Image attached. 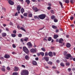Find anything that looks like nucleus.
Listing matches in <instances>:
<instances>
[{
	"label": "nucleus",
	"instance_id": "nucleus-46",
	"mask_svg": "<svg viewBox=\"0 0 75 75\" xmlns=\"http://www.w3.org/2000/svg\"><path fill=\"white\" fill-rule=\"evenodd\" d=\"M56 33H58L59 32V30L58 29H56L55 31Z\"/></svg>",
	"mask_w": 75,
	"mask_h": 75
},
{
	"label": "nucleus",
	"instance_id": "nucleus-3",
	"mask_svg": "<svg viewBox=\"0 0 75 75\" xmlns=\"http://www.w3.org/2000/svg\"><path fill=\"white\" fill-rule=\"evenodd\" d=\"M23 51L25 52L26 54H28L29 53V51L26 47H23Z\"/></svg>",
	"mask_w": 75,
	"mask_h": 75
},
{
	"label": "nucleus",
	"instance_id": "nucleus-53",
	"mask_svg": "<svg viewBox=\"0 0 75 75\" xmlns=\"http://www.w3.org/2000/svg\"><path fill=\"white\" fill-rule=\"evenodd\" d=\"M48 10H50L51 9V7L49 6L47 7Z\"/></svg>",
	"mask_w": 75,
	"mask_h": 75
},
{
	"label": "nucleus",
	"instance_id": "nucleus-11",
	"mask_svg": "<svg viewBox=\"0 0 75 75\" xmlns=\"http://www.w3.org/2000/svg\"><path fill=\"white\" fill-rule=\"evenodd\" d=\"M48 55L50 57H53V54H52V52H50L48 53Z\"/></svg>",
	"mask_w": 75,
	"mask_h": 75
},
{
	"label": "nucleus",
	"instance_id": "nucleus-30",
	"mask_svg": "<svg viewBox=\"0 0 75 75\" xmlns=\"http://www.w3.org/2000/svg\"><path fill=\"white\" fill-rule=\"evenodd\" d=\"M33 16V14L30 13L28 15L29 17H31Z\"/></svg>",
	"mask_w": 75,
	"mask_h": 75
},
{
	"label": "nucleus",
	"instance_id": "nucleus-48",
	"mask_svg": "<svg viewBox=\"0 0 75 75\" xmlns=\"http://www.w3.org/2000/svg\"><path fill=\"white\" fill-rule=\"evenodd\" d=\"M70 3H74V0H70Z\"/></svg>",
	"mask_w": 75,
	"mask_h": 75
},
{
	"label": "nucleus",
	"instance_id": "nucleus-19",
	"mask_svg": "<svg viewBox=\"0 0 75 75\" xmlns=\"http://www.w3.org/2000/svg\"><path fill=\"white\" fill-rule=\"evenodd\" d=\"M33 64L34 65H37V63L36 61H33Z\"/></svg>",
	"mask_w": 75,
	"mask_h": 75
},
{
	"label": "nucleus",
	"instance_id": "nucleus-6",
	"mask_svg": "<svg viewBox=\"0 0 75 75\" xmlns=\"http://www.w3.org/2000/svg\"><path fill=\"white\" fill-rule=\"evenodd\" d=\"M27 44V45L28 46V47H29V48H31V47H32L33 46V45L31 43V42H28Z\"/></svg>",
	"mask_w": 75,
	"mask_h": 75
},
{
	"label": "nucleus",
	"instance_id": "nucleus-18",
	"mask_svg": "<svg viewBox=\"0 0 75 75\" xmlns=\"http://www.w3.org/2000/svg\"><path fill=\"white\" fill-rule=\"evenodd\" d=\"M25 58L26 59V60H29L30 58H29V57L27 55H26L25 57Z\"/></svg>",
	"mask_w": 75,
	"mask_h": 75
},
{
	"label": "nucleus",
	"instance_id": "nucleus-55",
	"mask_svg": "<svg viewBox=\"0 0 75 75\" xmlns=\"http://www.w3.org/2000/svg\"><path fill=\"white\" fill-rule=\"evenodd\" d=\"M18 16V14H17V12H16L15 14V16Z\"/></svg>",
	"mask_w": 75,
	"mask_h": 75
},
{
	"label": "nucleus",
	"instance_id": "nucleus-9",
	"mask_svg": "<svg viewBox=\"0 0 75 75\" xmlns=\"http://www.w3.org/2000/svg\"><path fill=\"white\" fill-rule=\"evenodd\" d=\"M1 35L3 37H6V35H7V34L5 33H2Z\"/></svg>",
	"mask_w": 75,
	"mask_h": 75
},
{
	"label": "nucleus",
	"instance_id": "nucleus-45",
	"mask_svg": "<svg viewBox=\"0 0 75 75\" xmlns=\"http://www.w3.org/2000/svg\"><path fill=\"white\" fill-rule=\"evenodd\" d=\"M71 70V68H69L68 69V71H69V72H70Z\"/></svg>",
	"mask_w": 75,
	"mask_h": 75
},
{
	"label": "nucleus",
	"instance_id": "nucleus-60",
	"mask_svg": "<svg viewBox=\"0 0 75 75\" xmlns=\"http://www.w3.org/2000/svg\"><path fill=\"white\" fill-rule=\"evenodd\" d=\"M56 62L57 63H59V61L58 60H56Z\"/></svg>",
	"mask_w": 75,
	"mask_h": 75
},
{
	"label": "nucleus",
	"instance_id": "nucleus-47",
	"mask_svg": "<svg viewBox=\"0 0 75 75\" xmlns=\"http://www.w3.org/2000/svg\"><path fill=\"white\" fill-rule=\"evenodd\" d=\"M21 42H23V41H24V39L23 38L21 39Z\"/></svg>",
	"mask_w": 75,
	"mask_h": 75
},
{
	"label": "nucleus",
	"instance_id": "nucleus-64",
	"mask_svg": "<svg viewBox=\"0 0 75 75\" xmlns=\"http://www.w3.org/2000/svg\"><path fill=\"white\" fill-rule=\"evenodd\" d=\"M49 68V67H48V66H46L45 67V69H48V68Z\"/></svg>",
	"mask_w": 75,
	"mask_h": 75
},
{
	"label": "nucleus",
	"instance_id": "nucleus-2",
	"mask_svg": "<svg viewBox=\"0 0 75 75\" xmlns=\"http://www.w3.org/2000/svg\"><path fill=\"white\" fill-rule=\"evenodd\" d=\"M45 17H46V15L44 14H41L38 16V17L42 20L44 19L45 18Z\"/></svg>",
	"mask_w": 75,
	"mask_h": 75
},
{
	"label": "nucleus",
	"instance_id": "nucleus-36",
	"mask_svg": "<svg viewBox=\"0 0 75 75\" xmlns=\"http://www.w3.org/2000/svg\"><path fill=\"white\" fill-rule=\"evenodd\" d=\"M34 18H35V19H36L37 18H38V19L39 18L38 17V16H34Z\"/></svg>",
	"mask_w": 75,
	"mask_h": 75
},
{
	"label": "nucleus",
	"instance_id": "nucleus-35",
	"mask_svg": "<svg viewBox=\"0 0 75 75\" xmlns=\"http://www.w3.org/2000/svg\"><path fill=\"white\" fill-rule=\"evenodd\" d=\"M51 40H52V38H51V37H49L48 38V40L49 41H51Z\"/></svg>",
	"mask_w": 75,
	"mask_h": 75
},
{
	"label": "nucleus",
	"instance_id": "nucleus-57",
	"mask_svg": "<svg viewBox=\"0 0 75 75\" xmlns=\"http://www.w3.org/2000/svg\"><path fill=\"white\" fill-rule=\"evenodd\" d=\"M51 13H53V14L54 13V11L53 10H51Z\"/></svg>",
	"mask_w": 75,
	"mask_h": 75
},
{
	"label": "nucleus",
	"instance_id": "nucleus-49",
	"mask_svg": "<svg viewBox=\"0 0 75 75\" xmlns=\"http://www.w3.org/2000/svg\"><path fill=\"white\" fill-rule=\"evenodd\" d=\"M40 54H41L40 53H40H37V55L38 56H40Z\"/></svg>",
	"mask_w": 75,
	"mask_h": 75
},
{
	"label": "nucleus",
	"instance_id": "nucleus-33",
	"mask_svg": "<svg viewBox=\"0 0 75 75\" xmlns=\"http://www.w3.org/2000/svg\"><path fill=\"white\" fill-rule=\"evenodd\" d=\"M28 40V38H26L24 39V41H27Z\"/></svg>",
	"mask_w": 75,
	"mask_h": 75
},
{
	"label": "nucleus",
	"instance_id": "nucleus-44",
	"mask_svg": "<svg viewBox=\"0 0 75 75\" xmlns=\"http://www.w3.org/2000/svg\"><path fill=\"white\" fill-rule=\"evenodd\" d=\"M1 70L2 71H6V69L4 68H2Z\"/></svg>",
	"mask_w": 75,
	"mask_h": 75
},
{
	"label": "nucleus",
	"instance_id": "nucleus-62",
	"mask_svg": "<svg viewBox=\"0 0 75 75\" xmlns=\"http://www.w3.org/2000/svg\"><path fill=\"white\" fill-rule=\"evenodd\" d=\"M51 3H49L48 4V5L49 6H51Z\"/></svg>",
	"mask_w": 75,
	"mask_h": 75
},
{
	"label": "nucleus",
	"instance_id": "nucleus-32",
	"mask_svg": "<svg viewBox=\"0 0 75 75\" xmlns=\"http://www.w3.org/2000/svg\"><path fill=\"white\" fill-rule=\"evenodd\" d=\"M54 21L55 22V23H57V22H58V19H54Z\"/></svg>",
	"mask_w": 75,
	"mask_h": 75
},
{
	"label": "nucleus",
	"instance_id": "nucleus-22",
	"mask_svg": "<svg viewBox=\"0 0 75 75\" xmlns=\"http://www.w3.org/2000/svg\"><path fill=\"white\" fill-rule=\"evenodd\" d=\"M52 27L53 28H54V29H57V27L55 26V25H52Z\"/></svg>",
	"mask_w": 75,
	"mask_h": 75
},
{
	"label": "nucleus",
	"instance_id": "nucleus-8",
	"mask_svg": "<svg viewBox=\"0 0 75 75\" xmlns=\"http://www.w3.org/2000/svg\"><path fill=\"white\" fill-rule=\"evenodd\" d=\"M33 10L35 11V12H37V11H38V9L37 8V7L34 8V7H33Z\"/></svg>",
	"mask_w": 75,
	"mask_h": 75
},
{
	"label": "nucleus",
	"instance_id": "nucleus-51",
	"mask_svg": "<svg viewBox=\"0 0 75 75\" xmlns=\"http://www.w3.org/2000/svg\"><path fill=\"white\" fill-rule=\"evenodd\" d=\"M7 70H10V68L9 67H8L7 68Z\"/></svg>",
	"mask_w": 75,
	"mask_h": 75
},
{
	"label": "nucleus",
	"instance_id": "nucleus-17",
	"mask_svg": "<svg viewBox=\"0 0 75 75\" xmlns=\"http://www.w3.org/2000/svg\"><path fill=\"white\" fill-rule=\"evenodd\" d=\"M14 71H18V68L17 67H15V69H14Z\"/></svg>",
	"mask_w": 75,
	"mask_h": 75
},
{
	"label": "nucleus",
	"instance_id": "nucleus-37",
	"mask_svg": "<svg viewBox=\"0 0 75 75\" xmlns=\"http://www.w3.org/2000/svg\"><path fill=\"white\" fill-rule=\"evenodd\" d=\"M66 65H67L68 66L69 65H70V64H69V63L67 62V63H66Z\"/></svg>",
	"mask_w": 75,
	"mask_h": 75
},
{
	"label": "nucleus",
	"instance_id": "nucleus-34",
	"mask_svg": "<svg viewBox=\"0 0 75 75\" xmlns=\"http://www.w3.org/2000/svg\"><path fill=\"white\" fill-rule=\"evenodd\" d=\"M47 64H50V65H51L52 64V62H51L49 61L47 62Z\"/></svg>",
	"mask_w": 75,
	"mask_h": 75
},
{
	"label": "nucleus",
	"instance_id": "nucleus-54",
	"mask_svg": "<svg viewBox=\"0 0 75 75\" xmlns=\"http://www.w3.org/2000/svg\"><path fill=\"white\" fill-rule=\"evenodd\" d=\"M6 31H9V30H8V28H6Z\"/></svg>",
	"mask_w": 75,
	"mask_h": 75
},
{
	"label": "nucleus",
	"instance_id": "nucleus-41",
	"mask_svg": "<svg viewBox=\"0 0 75 75\" xmlns=\"http://www.w3.org/2000/svg\"><path fill=\"white\" fill-rule=\"evenodd\" d=\"M51 18L52 19H54V18H55V16H54V15H53L51 16Z\"/></svg>",
	"mask_w": 75,
	"mask_h": 75
},
{
	"label": "nucleus",
	"instance_id": "nucleus-15",
	"mask_svg": "<svg viewBox=\"0 0 75 75\" xmlns=\"http://www.w3.org/2000/svg\"><path fill=\"white\" fill-rule=\"evenodd\" d=\"M58 37V35H54V39H57V38Z\"/></svg>",
	"mask_w": 75,
	"mask_h": 75
},
{
	"label": "nucleus",
	"instance_id": "nucleus-25",
	"mask_svg": "<svg viewBox=\"0 0 75 75\" xmlns=\"http://www.w3.org/2000/svg\"><path fill=\"white\" fill-rule=\"evenodd\" d=\"M60 65L61 67H65V65L63 63H62L60 64Z\"/></svg>",
	"mask_w": 75,
	"mask_h": 75
},
{
	"label": "nucleus",
	"instance_id": "nucleus-1",
	"mask_svg": "<svg viewBox=\"0 0 75 75\" xmlns=\"http://www.w3.org/2000/svg\"><path fill=\"white\" fill-rule=\"evenodd\" d=\"M21 75H28V71L26 70H23L21 73Z\"/></svg>",
	"mask_w": 75,
	"mask_h": 75
},
{
	"label": "nucleus",
	"instance_id": "nucleus-16",
	"mask_svg": "<svg viewBox=\"0 0 75 75\" xmlns=\"http://www.w3.org/2000/svg\"><path fill=\"white\" fill-rule=\"evenodd\" d=\"M65 56L66 57H67L68 58H70V57H71V56L70 54H66Z\"/></svg>",
	"mask_w": 75,
	"mask_h": 75
},
{
	"label": "nucleus",
	"instance_id": "nucleus-29",
	"mask_svg": "<svg viewBox=\"0 0 75 75\" xmlns=\"http://www.w3.org/2000/svg\"><path fill=\"white\" fill-rule=\"evenodd\" d=\"M26 3H27V4H30V2L29 0H26Z\"/></svg>",
	"mask_w": 75,
	"mask_h": 75
},
{
	"label": "nucleus",
	"instance_id": "nucleus-59",
	"mask_svg": "<svg viewBox=\"0 0 75 75\" xmlns=\"http://www.w3.org/2000/svg\"><path fill=\"white\" fill-rule=\"evenodd\" d=\"M56 72L57 74H59V73H60V72L58 71H57Z\"/></svg>",
	"mask_w": 75,
	"mask_h": 75
},
{
	"label": "nucleus",
	"instance_id": "nucleus-39",
	"mask_svg": "<svg viewBox=\"0 0 75 75\" xmlns=\"http://www.w3.org/2000/svg\"><path fill=\"white\" fill-rule=\"evenodd\" d=\"M22 36V35H21V34H19L18 35V37H21Z\"/></svg>",
	"mask_w": 75,
	"mask_h": 75
},
{
	"label": "nucleus",
	"instance_id": "nucleus-14",
	"mask_svg": "<svg viewBox=\"0 0 75 75\" xmlns=\"http://www.w3.org/2000/svg\"><path fill=\"white\" fill-rule=\"evenodd\" d=\"M66 47L67 48H69L71 47V44L69 43H67L66 45Z\"/></svg>",
	"mask_w": 75,
	"mask_h": 75
},
{
	"label": "nucleus",
	"instance_id": "nucleus-58",
	"mask_svg": "<svg viewBox=\"0 0 75 75\" xmlns=\"http://www.w3.org/2000/svg\"><path fill=\"white\" fill-rule=\"evenodd\" d=\"M35 59L36 61H38V57H36L35 58Z\"/></svg>",
	"mask_w": 75,
	"mask_h": 75
},
{
	"label": "nucleus",
	"instance_id": "nucleus-31",
	"mask_svg": "<svg viewBox=\"0 0 75 75\" xmlns=\"http://www.w3.org/2000/svg\"><path fill=\"white\" fill-rule=\"evenodd\" d=\"M21 30H23V31H24L25 32V30L23 27H21Z\"/></svg>",
	"mask_w": 75,
	"mask_h": 75
},
{
	"label": "nucleus",
	"instance_id": "nucleus-13",
	"mask_svg": "<svg viewBox=\"0 0 75 75\" xmlns=\"http://www.w3.org/2000/svg\"><path fill=\"white\" fill-rule=\"evenodd\" d=\"M4 57L5 58H8L10 57V55L8 54H6L4 55Z\"/></svg>",
	"mask_w": 75,
	"mask_h": 75
},
{
	"label": "nucleus",
	"instance_id": "nucleus-38",
	"mask_svg": "<svg viewBox=\"0 0 75 75\" xmlns=\"http://www.w3.org/2000/svg\"><path fill=\"white\" fill-rule=\"evenodd\" d=\"M12 47H13V48H16V45H15L13 44L12 45Z\"/></svg>",
	"mask_w": 75,
	"mask_h": 75
},
{
	"label": "nucleus",
	"instance_id": "nucleus-52",
	"mask_svg": "<svg viewBox=\"0 0 75 75\" xmlns=\"http://www.w3.org/2000/svg\"><path fill=\"white\" fill-rule=\"evenodd\" d=\"M21 67L23 68H25V66H24V65H22Z\"/></svg>",
	"mask_w": 75,
	"mask_h": 75
},
{
	"label": "nucleus",
	"instance_id": "nucleus-24",
	"mask_svg": "<svg viewBox=\"0 0 75 75\" xmlns=\"http://www.w3.org/2000/svg\"><path fill=\"white\" fill-rule=\"evenodd\" d=\"M28 15L27 13H25L23 14V16H25V17H27V15Z\"/></svg>",
	"mask_w": 75,
	"mask_h": 75
},
{
	"label": "nucleus",
	"instance_id": "nucleus-10",
	"mask_svg": "<svg viewBox=\"0 0 75 75\" xmlns=\"http://www.w3.org/2000/svg\"><path fill=\"white\" fill-rule=\"evenodd\" d=\"M8 3L10 5H14V2L12 1H8Z\"/></svg>",
	"mask_w": 75,
	"mask_h": 75
},
{
	"label": "nucleus",
	"instance_id": "nucleus-50",
	"mask_svg": "<svg viewBox=\"0 0 75 75\" xmlns=\"http://www.w3.org/2000/svg\"><path fill=\"white\" fill-rule=\"evenodd\" d=\"M73 19H74V17L71 16L70 18V20H73Z\"/></svg>",
	"mask_w": 75,
	"mask_h": 75
},
{
	"label": "nucleus",
	"instance_id": "nucleus-27",
	"mask_svg": "<svg viewBox=\"0 0 75 75\" xmlns=\"http://www.w3.org/2000/svg\"><path fill=\"white\" fill-rule=\"evenodd\" d=\"M18 75V73L17 72H14L12 74V75Z\"/></svg>",
	"mask_w": 75,
	"mask_h": 75
},
{
	"label": "nucleus",
	"instance_id": "nucleus-40",
	"mask_svg": "<svg viewBox=\"0 0 75 75\" xmlns=\"http://www.w3.org/2000/svg\"><path fill=\"white\" fill-rule=\"evenodd\" d=\"M48 52H45V56H48Z\"/></svg>",
	"mask_w": 75,
	"mask_h": 75
},
{
	"label": "nucleus",
	"instance_id": "nucleus-21",
	"mask_svg": "<svg viewBox=\"0 0 75 75\" xmlns=\"http://www.w3.org/2000/svg\"><path fill=\"white\" fill-rule=\"evenodd\" d=\"M21 11L22 14L24 13V9L23 8L21 9Z\"/></svg>",
	"mask_w": 75,
	"mask_h": 75
},
{
	"label": "nucleus",
	"instance_id": "nucleus-12",
	"mask_svg": "<svg viewBox=\"0 0 75 75\" xmlns=\"http://www.w3.org/2000/svg\"><path fill=\"white\" fill-rule=\"evenodd\" d=\"M21 6L20 5H18V6L17 7V10H18V11H20V9H21Z\"/></svg>",
	"mask_w": 75,
	"mask_h": 75
},
{
	"label": "nucleus",
	"instance_id": "nucleus-26",
	"mask_svg": "<svg viewBox=\"0 0 75 75\" xmlns=\"http://www.w3.org/2000/svg\"><path fill=\"white\" fill-rule=\"evenodd\" d=\"M65 2L66 3H69V0H65Z\"/></svg>",
	"mask_w": 75,
	"mask_h": 75
},
{
	"label": "nucleus",
	"instance_id": "nucleus-7",
	"mask_svg": "<svg viewBox=\"0 0 75 75\" xmlns=\"http://www.w3.org/2000/svg\"><path fill=\"white\" fill-rule=\"evenodd\" d=\"M59 43H60L61 44H62L64 42V40L62 38H60L59 39Z\"/></svg>",
	"mask_w": 75,
	"mask_h": 75
},
{
	"label": "nucleus",
	"instance_id": "nucleus-56",
	"mask_svg": "<svg viewBox=\"0 0 75 75\" xmlns=\"http://www.w3.org/2000/svg\"><path fill=\"white\" fill-rule=\"evenodd\" d=\"M13 33L14 34H16V30H14L13 31Z\"/></svg>",
	"mask_w": 75,
	"mask_h": 75
},
{
	"label": "nucleus",
	"instance_id": "nucleus-43",
	"mask_svg": "<svg viewBox=\"0 0 75 75\" xmlns=\"http://www.w3.org/2000/svg\"><path fill=\"white\" fill-rule=\"evenodd\" d=\"M67 52L66 51H64V54L65 55H67Z\"/></svg>",
	"mask_w": 75,
	"mask_h": 75
},
{
	"label": "nucleus",
	"instance_id": "nucleus-5",
	"mask_svg": "<svg viewBox=\"0 0 75 75\" xmlns=\"http://www.w3.org/2000/svg\"><path fill=\"white\" fill-rule=\"evenodd\" d=\"M42 60H44V59H45V61L47 62L49 61V58L48 57H44V58H42Z\"/></svg>",
	"mask_w": 75,
	"mask_h": 75
},
{
	"label": "nucleus",
	"instance_id": "nucleus-42",
	"mask_svg": "<svg viewBox=\"0 0 75 75\" xmlns=\"http://www.w3.org/2000/svg\"><path fill=\"white\" fill-rule=\"evenodd\" d=\"M41 50H42V51H45V49H44V48H41Z\"/></svg>",
	"mask_w": 75,
	"mask_h": 75
},
{
	"label": "nucleus",
	"instance_id": "nucleus-61",
	"mask_svg": "<svg viewBox=\"0 0 75 75\" xmlns=\"http://www.w3.org/2000/svg\"><path fill=\"white\" fill-rule=\"evenodd\" d=\"M58 41H59V40L58 39H57L56 40V42H58Z\"/></svg>",
	"mask_w": 75,
	"mask_h": 75
},
{
	"label": "nucleus",
	"instance_id": "nucleus-4",
	"mask_svg": "<svg viewBox=\"0 0 75 75\" xmlns=\"http://www.w3.org/2000/svg\"><path fill=\"white\" fill-rule=\"evenodd\" d=\"M30 51L31 52H36L37 51V49L35 48V49L34 48H32L30 50Z\"/></svg>",
	"mask_w": 75,
	"mask_h": 75
},
{
	"label": "nucleus",
	"instance_id": "nucleus-23",
	"mask_svg": "<svg viewBox=\"0 0 75 75\" xmlns=\"http://www.w3.org/2000/svg\"><path fill=\"white\" fill-rule=\"evenodd\" d=\"M11 35L12 37H16V35L15 34H11Z\"/></svg>",
	"mask_w": 75,
	"mask_h": 75
},
{
	"label": "nucleus",
	"instance_id": "nucleus-20",
	"mask_svg": "<svg viewBox=\"0 0 75 75\" xmlns=\"http://www.w3.org/2000/svg\"><path fill=\"white\" fill-rule=\"evenodd\" d=\"M59 4H60V6H61L62 7V8H64V6H62V3L61 2V1H59Z\"/></svg>",
	"mask_w": 75,
	"mask_h": 75
},
{
	"label": "nucleus",
	"instance_id": "nucleus-63",
	"mask_svg": "<svg viewBox=\"0 0 75 75\" xmlns=\"http://www.w3.org/2000/svg\"><path fill=\"white\" fill-rule=\"evenodd\" d=\"M9 24L11 25H13V23H11V22H10V23Z\"/></svg>",
	"mask_w": 75,
	"mask_h": 75
},
{
	"label": "nucleus",
	"instance_id": "nucleus-28",
	"mask_svg": "<svg viewBox=\"0 0 75 75\" xmlns=\"http://www.w3.org/2000/svg\"><path fill=\"white\" fill-rule=\"evenodd\" d=\"M40 54L42 57L44 55V53L43 52H40Z\"/></svg>",
	"mask_w": 75,
	"mask_h": 75
}]
</instances>
